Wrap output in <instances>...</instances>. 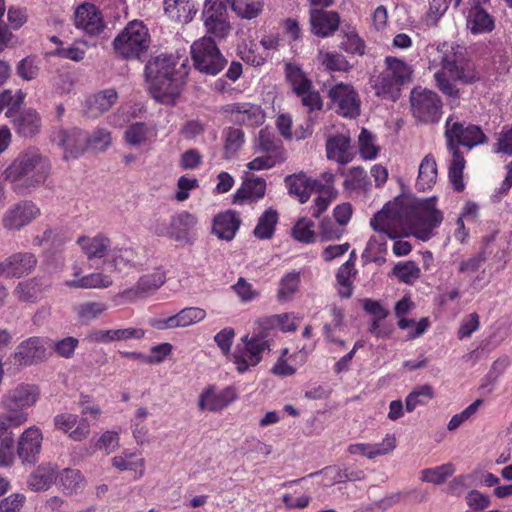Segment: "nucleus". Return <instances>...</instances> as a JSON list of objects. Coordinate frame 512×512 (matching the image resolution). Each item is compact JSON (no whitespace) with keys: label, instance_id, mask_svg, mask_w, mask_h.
I'll return each mask as SVG.
<instances>
[{"label":"nucleus","instance_id":"obj_1","mask_svg":"<svg viewBox=\"0 0 512 512\" xmlns=\"http://www.w3.org/2000/svg\"><path fill=\"white\" fill-rule=\"evenodd\" d=\"M443 221L434 198L404 199L386 204L370 220L373 230L396 239L401 233L413 235L422 241L434 236V230Z\"/></svg>","mask_w":512,"mask_h":512},{"label":"nucleus","instance_id":"obj_2","mask_svg":"<svg viewBox=\"0 0 512 512\" xmlns=\"http://www.w3.org/2000/svg\"><path fill=\"white\" fill-rule=\"evenodd\" d=\"M429 70H434L438 89L450 97L458 96L454 81L472 84L480 79L475 64L464 58L463 48L448 42L429 44L425 50Z\"/></svg>","mask_w":512,"mask_h":512},{"label":"nucleus","instance_id":"obj_3","mask_svg":"<svg viewBox=\"0 0 512 512\" xmlns=\"http://www.w3.org/2000/svg\"><path fill=\"white\" fill-rule=\"evenodd\" d=\"M51 163L38 148L21 151L4 170V177L18 194L30 193L42 186L51 173Z\"/></svg>","mask_w":512,"mask_h":512},{"label":"nucleus","instance_id":"obj_4","mask_svg":"<svg viewBox=\"0 0 512 512\" xmlns=\"http://www.w3.org/2000/svg\"><path fill=\"white\" fill-rule=\"evenodd\" d=\"M145 75L153 97L160 103L173 104L180 95L186 75L185 63L174 55L161 54L148 61Z\"/></svg>","mask_w":512,"mask_h":512},{"label":"nucleus","instance_id":"obj_5","mask_svg":"<svg viewBox=\"0 0 512 512\" xmlns=\"http://www.w3.org/2000/svg\"><path fill=\"white\" fill-rule=\"evenodd\" d=\"M412 69L403 60L388 56L385 58V69L373 80L375 95L395 102L401 95V88L411 80Z\"/></svg>","mask_w":512,"mask_h":512},{"label":"nucleus","instance_id":"obj_6","mask_svg":"<svg viewBox=\"0 0 512 512\" xmlns=\"http://www.w3.org/2000/svg\"><path fill=\"white\" fill-rule=\"evenodd\" d=\"M40 397L38 386L20 383L8 390L1 399L2 407L6 410L7 420L11 425L21 426L28 421L26 410L34 406Z\"/></svg>","mask_w":512,"mask_h":512},{"label":"nucleus","instance_id":"obj_7","mask_svg":"<svg viewBox=\"0 0 512 512\" xmlns=\"http://www.w3.org/2000/svg\"><path fill=\"white\" fill-rule=\"evenodd\" d=\"M149 44L148 28L138 20L129 22L113 40L115 53L123 59H140Z\"/></svg>","mask_w":512,"mask_h":512},{"label":"nucleus","instance_id":"obj_8","mask_svg":"<svg viewBox=\"0 0 512 512\" xmlns=\"http://www.w3.org/2000/svg\"><path fill=\"white\" fill-rule=\"evenodd\" d=\"M190 49L193 65L202 73L217 75L227 65V59L211 37L203 36L197 39Z\"/></svg>","mask_w":512,"mask_h":512},{"label":"nucleus","instance_id":"obj_9","mask_svg":"<svg viewBox=\"0 0 512 512\" xmlns=\"http://www.w3.org/2000/svg\"><path fill=\"white\" fill-rule=\"evenodd\" d=\"M411 111L414 118L423 123H437L442 116L443 103L438 94L421 87L410 93Z\"/></svg>","mask_w":512,"mask_h":512},{"label":"nucleus","instance_id":"obj_10","mask_svg":"<svg viewBox=\"0 0 512 512\" xmlns=\"http://www.w3.org/2000/svg\"><path fill=\"white\" fill-rule=\"evenodd\" d=\"M243 346H238L233 358L236 369L240 373H245L250 367L260 363L263 354L270 350V344L267 335L263 332L249 337L242 338Z\"/></svg>","mask_w":512,"mask_h":512},{"label":"nucleus","instance_id":"obj_11","mask_svg":"<svg viewBox=\"0 0 512 512\" xmlns=\"http://www.w3.org/2000/svg\"><path fill=\"white\" fill-rule=\"evenodd\" d=\"M445 137L449 151H459V145L471 149L485 142L486 136L479 126L455 121L448 117L445 123Z\"/></svg>","mask_w":512,"mask_h":512},{"label":"nucleus","instance_id":"obj_12","mask_svg":"<svg viewBox=\"0 0 512 512\" xmlns=\"http://www.w3.org/2000/svg\"><path fill=\"white\" fill-rule=\"evenodd\" d=\"M327 96L331 107L342 117L354 119L360 115L361 100L350 83L337 82L331 85Z\"/></svg>","mask_w":512,"mask_h":512},{"label":"nucleus","instance_id":"obj_13","mask_svg":"<svg viewBox=\"0 0 512 512\" xmlns=\"http://www.w3.org/2000/svg\"><path fill=\"white\" fill-rule=\"evenodd\" d=\"M486 262V255L483 251L461 259L457 264V273L463 278L462 283L467 280L464 291L470 295H475L488 285L489 279L485 277V270L480 268Z\"/></svg>","mask_w":512,"mask_h":512},{"label":"nucleus","instance_id":"obj_14","mask_svg":"<svg viewBox=\"0 0 512 512\" xmlns=\"http://www.w3.org/2000/svg\"><path fill=\"white\" fill-rule=\"evenodd\" d=\"M220 111L229 122L247 127L260 126L265 119L262 108L250 102L229 103L222 106Z\"/></svg>","mask_w":512,"mask_h":512},{"label":"nucleus","instance_id":"obj_15","mask_svg":"<svg viewBox=\"0 0 512 512\" xmlns=\"http://www.w3.org/2000/svg\"><path fill=\"white\" fill-rule=\"evenodd\" d=\"M43 434L39 427L26 428L18 438L16 452L23 464H35L42 449Z\"/></svg>","mask_w":512,"mask_h":512},{"label":"nucleus","instance_id":"obj_16","mask_svg":"<svg viewBox=\"0 0 512 512\" xmlns=\"http://www.w3.org/2000/svg\"><path fill=\"white\" fill-rule=\"evenodd\" d=\"M40 215L39 207L32 201H20L4 214L2 222L8 230H20Z\"/></svg>","mask_w":512,"mask_h":512},{"label":"nucleus","instance_id":"obj_17","mask_svg":"<svg viewBox=\"0 0 512 512\" xmlns=\"http://www.w3.org/2000/svg\"><path fill=\"white\" fill-rule=\"evenodd\" d=\"M11 357L18 366L27 367L45 359L46 348L40 337H30L17 345Z\"/></svg>","mask_w":512,"mask_h":512},{"label":"nucleus","instance_id":"obj_18","mask_svg":"<svg viewBox=\"0 0 512 512\" xmlns=\"http://www.w3.org/2000/svg\"><path fill=\"white\" fill-rule=\"evenodd\" d=\"M76 28L90 35H99L105 28L101 11L92 3L80 4L74 12Z\"/></svg>","mask_w":512,"mask_h":512},{"label":"nucleus","instance_id":"obj_19","mask_svg":"<svg viewBox=\"0 0 512 512\" xmlns=\"http://www.w3.org/2000/svg\"><path fill=\"white\" fill-rule=\"evenodd\" d=\"M37 259L29 252H18L7 257L0 263V276L5 278H21L30 274L36 267Z\"/></svg>","mask_w":512,"mask_h":512},{"label":"nucleus","instance_id":"obj_20","mask_svg":"<svg viewBox=\"0 0 512 512\" xmlns=\"http://www.w3.org/2000/svg\"><path fill=\"white\" fill-rule=\"evenodd\" d=\"M118 92L106 88L89 95L83 104V113L88 118L96 119L108 112L118 101Z\"/></svg>","mask_w":512,"mask_h":512},{"label":"nucleus","instance_id":"obj_21","mask_svg":"<svg viewBox=\"0 0 512 512\" xmlns=\"http://www.w3.org/2000/svg\"><path fill=\"white\" fill-rule=\"evenodd\" d=\"M57 430L66 434L73 441H83L90 434V424L85 418L79 419L76 414L60 413L53 419Z\"/></svg>","mask_w":512,"mask_h":512},{"label":"nucleus","instance_id":"obj_22","mask_svg":"<svg viewBox=\"0 0 512 512\" xmlns=\"http://www.w3.org/2000/svg\"><path fill=\"white\" fill-rule=\"evenodd\" d=\"M87 134L78 128L60 130L53 137V142L64 150V159L78 158L86 149Z\"/></svg>","mask_w":512,"mask_h":512},{"label":"nucleus","instance_id":"obj_23","mask_svg":"<svg viewBox=\"0 0 512 512\" xmlns=\"http://www.w3.org/2000/svg\"><path fill=\"white\" fill-rule=\"evenodd\" d=\"M236 398L235 390L232 387H226L220 391H215L210 386L202 391L198 399V407L201 411H220L227 407Z\"/></svg>","mask_w":512,"mask_h":512},{"label":"nucleus","instance_id":"obj_24","mask_svg":"<svg viewBox=\"0 0 512 512\" xmlns=\"http://www.w3.org/2000/svg\"><path fill=\"white\" fill-rule=\"evenodd\" d=\"M312 32L320 37H328L337 31L340 17L335 11L312 9L310 12Z\"/></svg>","mask_w":512,"mask_h":512},{"label":"nucleus","instance_id":"obj_25","mask_svg":"<svg viewBox=\"0 0 512 512\" xmlns=\"http://www.w3.org/2000/svg\"><path fill=\"white\" fill-rule=\"evenodd\" d=\"M145 331L141 328L98 329L91 331L88 338L96 343H111L114 341H126L130 339H142Z\"/></svg>","mask_w":512,"mask_h":512},{"label":"nucleus","instance_id":"obj_26","mask_svg":"<svg viewBox=\"0 0 512 512\" xmlns=\"http://www.w3.org/2000/svg\"><path fill=\"white\" fill-rule=\"evenodd\" d=\"M77 244L89 260L108 257L111 249V240L102 233L93 237L81 236L77 239Z\"/></svg>","mask_w":512,"mask_h":512},{"label":"nucleus","instance_id":"obj_27","mask_svg":"<svg viewBox=\"0 0 512 512\" xmlns=\"http://www.w3.org/2000/svg\"><path fill=\"white\" fill-rule=\"evenodd\" d=\"M240 224L241 219L238 213L227 210L214 217L212 231L218 238L230 241L234 238Z\"/></svg>","mask_w":512,"mask_h":512},{"label":"nucleus","instance_id":"obj_28","mask_svg":"<svg viewBox=\"0 0 512 512\" xmlns=\"http://www.w3.org/2000/svg\"><path fill=\"white\" fill-rule=\"evenodd\" d=\"M284 183L289 195L297 198L300 203H306L315 191L314 179L303 172L287 175Z\"/></svg>","mask_w":512,"mask_h":512},{"label":"nucleus","instance_id":"obj_29","mask_svg":"<svg viewBox=\"0 0 512 512\" xmlns=\"http://www.w3.org/2000/svg\"><path fill=\"white\" fill-rule=\"evenodd\" d=\"M466 26L474 34L489 33L495 28L494 18L482 6H471L466 12Z\"/></svg>","mask_w":512,"mask_h":512},{"label":"nucleus","instance_id":"obj_30","mask_svg":"<svg viewBox=\"0 0 512 512\" xmlns=\"http://www.w3.org/2000/svg\"><path fill=\"white\" fill-rule=\"evenodd\" d=\"M47 287L43 278L33 277L18 282L13 293L20 302L36 303L41 299Z\"/></svg>","mask_w":512,"mask_h":512},{"label":"nucleus","instance_id":"obj_31","mask_svg":"<svg viewBox=\"0 0 512 512\" xmlns=\"http://www.w3.org/2000/svg\"><path fill=\"white\" fill-rule=\"evenodd\" d=\"M11 425L4 414L0 416V466H10L14 462V434Z\"/></svg>","mask_w":512,"mask_h":512},{"label":"nucleus","instance_id":"obj_32","mask_svg":"<svg viewBox=\"0 0 512 512\" xmlns=\"http://www.w3.org/2000/svg\"><path fill=\"white\" fill-rule=\"evenodd\" d=\"M165 281L166 276L164 272L157 270L142 276L134 287L123 292V296L128 298L144 296L160 288Z\"/></svg>","mask_w":512,"mask_h":512},{"label":"nucleus","instance_id":"obj_33","mask_svg":"<svg viewBox=\"0 0 512 512\" xmlns=\"http://www.w3.org/2000/svg\"><path fill=\"white\" fill-rule=\"evenodd\" d=\"M326 153L328 159L347 164L352 160L350 138L343 134L329 137L326 142Z\"/></svg>","mask_w":512,"mask_h":512},{"label":"nucleus","instance_id":"obj_34","mask_svg":"<svg viewBox=\"0 0 512 512\" xmlns=\"http://www.w3.org/2000/svg\"><path fill=\"white\" fill-rule=\"evenodd\" d=\"M112 466L120 471H133L140 478L144 474L145 460L140 453L124 449L111 459Z\"/></svg>","mask_w":512,"mask_h":512},{"label":"nucleus","instance_id":"obj_35","mask_svg":"<svg viewBox=\"0 0 512 512\" xmlns=\"http://www.w3.org/2000/svg\"><path fill=\"white\" fill-rule=\"evenodd\" d=\"M16 132L23 137H33L41 127V118L33 109H27L12 118Z\"/></svg>","mask_w":512,"mask_h":512},{"label":"nucleus","instance_id":"obj_36","mask_svg":"<svg viewBox=\"0 0 512 512\" xmlns=\"http://www.w3.org/2000/svg\"><path fill=\"white\" fill-rule=\"evenodd\" d=\"M328 312L331 321L323 325V336L327 342L333 343L341 349L345 348V341L335 336L336 330H340L344 326V310L332 304L328 307Z\"/></svg>","mask_w":512,"mask_h":512},{"label":"nucleus","instance_id":"obj_37","mask_svg":"<svg viewBox=\"0 0 512 512\" xmlns=\"http://www.w3.org/2000/svg\"><path fill=\"white\" fill-rule=\"evenodd\" d=\"M266 192V181L256 177L243 181L240 188L234 194V203H242L245 200L257 201L262 199Z\"/></svg>","mask_w":512,"mask_h":512},{"label":"nucleus","instance_id":"obj_38","mask_svg":"<svg viewBox=\"0 0 512 512\" xmlns=\"http://www.w3.org/2000/svg\"><path fill=\"white\" fill-rule=\"evenodd\" d=\"M57 478L56 467L51 463L39 465L28 478V486L33 491H44L55 482Z\"/></svg>","mask_w":512,"mask_h":512},{"label":"nucleus","instance_id":"obj_39","mask_svg":"<svg viewBox=\"0 0 512 512\" xmlns=\"http://www.w3.org/2000/svg\"><path fill=\"white\" fill-rule=\"evenodd\" d=\"M171 238L176 241L188 239L189 232L197 225V217L187 211L175 214L171 218Z\"/></svg>","mask_w":512,"mask_h":512},{"label":"nucleus","instance_id":"obj_40","mask_svg":"<svg viewBox=\"0 0 512 512\" xmlns=\"http://www.w3.org/2000/svg\"><path fill=\"white\" fill-rule=\"evenodd\" d=\"M113 281L110 276L95 272L85 275L79 279L66 280L64 285L75 289H103L112 285Z\"/></svg>","mask_w":512,"mask_h":512},{"label":"nucleus","instance_id":"obj_41","mask_svg":"<svg viewBox=\"0 0 512 512\" xmlns=\"http://www.w3.org/2000/svg\"><path fill=\"white\" fill-rule=\"evenodd\" d=\"M279 221V214L273 208L266 209L258 218L253 230L254 236L259 240L271 239L275 233Z\"/></svg>","mask_w":512,"mask_h":512},{"label":"nucleus","instance_id":"obj_42","mask_svg":"<svg viewBox=\"0 0 512 512\" xmlns=\"http://www.w3.org/2000/svg\"><path fill=\"white\" fill-rule=\"evenodd\" d=\"M437 179V164L435 158L428 154L426 155L420 165L419 173L416 181V187L419 191L430 189Z\"/></svg>","mask_w":512,"mask_h":512},{"label":"nucleus","instance_id":"obj_43","mask_svg":"<svg viewBox=\"0 0 512 512\" xmlns=\"http://www.w3.org/2000/svg\"><path fill=\"white\" fill-rule=\"evenodd\" d=\"M285 73L286 79L290 83L292 90L296 95L313 87L312 81L305 75L298 65L294 63L286 64Z\"/></svg>","mask_w":512,"mask_h":512},{"label":"nucleus","instance_id":"obj_44","mask_svg":"<svg viewBox=\"0 0 512 512\" xmlns=\"http://www.w3.org/2000/svg\"><path fill=\"white\" fill-rule=\"evenodd\" d=\"M108 257V261L117 271H122L126 268L134 267L136 264V252L132 248H111Z\"/></svg>","mask_w":512,"mask_h":512},{"label":"nucleus","instance_id":"obj_45","mask_svg":"<svg viewBox=\"0 0 512 512\" xmlns=\"http://www.w3.org/2000/svg\"><path fill=\"white\" fill-rule=\"evenodd\" d=\"M224 138V156L227 159L232 158L241 149L245 142L244 132L235 127H228L223 131Z\"/></svg>","mask_w":512,"mask_h":512},{"label":"nucleus","instance_id":"obj_46","mask_svg":"<svg viewBox=\"0 0 512 512\" xmlns=\"http://www.w3.org/2000/svg\"><path fill=\"white\" fill-rule=\"evenodd\" d=\"M455 472V466L452 463H445L434 468H427L420 472V480L435 485L443 484L448 477Z\"/></svg>","mask_w":512,"mask_h":512},{"label":"nucleus","instance_id":"obj_47","mask_svg":"<svg viewBox=\"0 0 512 512\" xmlns=\"http://www.w3.org/2000/svg\"><path fill=\"white\" fill-rule=\"evenodd\" d=\"M297 96L301 99L302 105L307 109L308 121L313 123L318 113L323 109V100L319 92L312 87Z\"/></svg>","mask_w":512,"mask_h":512},{"label":"nucleus","instance_id":"obj_48","mask_svg":"<svg viewBox=\"0 0 512 512\" xmlns=\"http://www.w3.org/2000/svg\"><path fill=\"white\" fill-rule=\"evenodd\" d=\"M452 160L449 166V180L454 190L460 192L464 189L463 170L465 167V159L460 151H449Z\"/></svg>","mask_w":512,"mask_h":512},{"label":"nucleus","instance_id":"obj_49","mask_svg":"<svg viewBox=\"0 0 512 512\" xmlns=\"http://www.w3.org/2000/svg\"><path fill=\"white\" fill-rule=\"evenodd\" d=\"M434 397L432 386L425 384L416 387L405 398V410L413 412L418 406L425 405Z\"/></svg>","mask_w":512,"mask_h":512},{"label":"nucleus","instance_id":"obj_50","mask_svg":"<svg viewBox=\"0 0 512 512\" xmlns=\"http://www.w3.org/2000/svg\"><path fill=\"white\" fill-rule=\"evenodd\" d=\"M230 0H206L202 11L203 22H216L227 19Z\"/></svg>","mask_w":512,"mask_h":512},{"label":"nucleus","instance_id":"obj_51","mask_svg":"<svg viewBox=\"0 0 512 512\" xmlns=\"http://www.w3.org/2000/svg\"><path fill=\"white\" fill-rule=\"evenodd\" d=\"M151 136L152 130L143 122L131 124L124 132V139L131 146L146 144Z\"/></svg>","mask_w":512,"mask_h":512},{"label":"nucleus","instance_id":"obj_52","mask_svg":"<svg viewBox=\"0 0 512 512\" xmlns=\"http://www.w3.org/2000/svg\"><path fill=\"white\" fill-rule=\"evenodd\" d=\"M314 222L307 218H300L293 226L291 235L301 243L310 244L316 241V232L314 230Z\"/></svg>","mask_w":512,"mask_h":512},{"label":"nucleus","instance_id":"obj_53","mask_svg":"<svg viewBox=\"0 0 512 512\" xmlns=\"http://www.w3.org/2000/svg\"><path fill=\"white\" fill-rule=\"evenodd\" d=\"M229 6L237 16L248 20L256 18L263 10V3L260 1L230 0Z\"/></svg>","mask_w":512,"mask_h":512},{"label":"nucleus","instance_id":"obj_54","mask_svg":"<svg viewBox=\"0 0 512 512\" xmlns=\"http://www.w3.org/2000/svg\"><path fill=\"white\" fill-rule=\"evenodd\" d=\"M263 329L278 327L283 332H292L297 329V323L290 314H278L259 319Z\"/></svg>","mask_w":512,"mask_h":512},{"label":"nucleus","instance_id":"obj_55","mask_svg":"<svg viewBox=\"0 0 512 512\" xmlns=\"http://www.w3.org/2000/svg\"><path fill=\"white\" fill-rule=\"evenodd\" d=\"M393 274L399 281L412 284L420 277V268L414 261L400 262L395 265Z\"/></svg>","mask_w":512,"mask_h":512},{"label":"nucleus","instance_id":"obj_56","mask_svg":"<svg viewBox=\"0 0 512 512\" xmlns=\"http://www.w3.org/2000/svg\"><path fill=\"white\" fill-rule=\"evenodd\" d=\"M174 316L177 328L188 327L204 320L206 317V311L200 307H187Z\"/></svg>","mask_w":512,"mask_h":512},{"label":"nucleus","instance_id":"obj_57","mask_svg":"<svg viewBox=\"0 0 512 512\" xmlns=\"http://www.w3.org/2000/svg\"><path fill=\"white\" fill-rule=\"evenodd\" d=\"M359 151L365 160H373L379 153V147L375 143V138L371 132L363 128L358 137Z\"/></svg>","mask_w":512,"mask_h":512},{"label":"nucleus","instance_id":"obj_58","mask_svg":"<svg viewBox=\"0 0 512 512\" xmlns=\"http://www.w3.org/2000/svg\"><path fill=\"white\" fill-rule=\"evenodd\" d=\"M59 482L67 493H74L81 488L83 476L77 469L66 468L59 475Z\"/></svg>","mask_w":512,"mask_h":512},{"label":"nucleus","instance_id":"obj_59","mask_svg":"<svg viewBox=\"0 0 512 512\" xmlns=\"http://www.w3.org/2000/svg\"><path fill=\"white\" fill-rule=\"evenodd\" d=\"M107 310V305L102 302H85L75 308L77 316L83 322L94 320Z\"/></svg>","mask_w":512,"mask_h":512},{"label":"nucleus","instance_id":"obj_60","mask_svg":"<svg viewBox=\"0 0 512 512\" xmlns=\"http://www.w3.org/2000/svg\"><path fill=\"white\" fill-rule=\"evenodd\" d=\"M318 196L315 198L313 205L310 207L312 217L319 218L325 212L330 204L336 200L338 191H315Z\"/></svg>","mask_w":512,"mask_h":512},{"label":"nucleus","instance_id":"obj_61","mask_svg":"<svg viewBox=\"0 0 512 512\" xmlns=\"http://www.w3.org/2000/svg\"><path fill=\"white\" fill-rule=\"evenodd\" d=\"M300 283V274L298 272H290L286 274L280 282L278 290V298L281 301L289 300L298 290Z\"/></svg>","mask_w":512,"mask_h":512},{"label":"nucleus","instance_id":"obj_62","mask_svg":"<svg viewBox=\"0 0 512 512\" xmlns=\"http://www.w3.org/2000/svg\"><path fill=\"white\" fill-rule=\"evenodd\" d=\"M205 27L206 35L213 38L216 41H223L231 33V24L228 19L216 21V22H203Z\"/></svg>","mask_w":512,"mask_h":512},{"label":"nucleus","instance_id":"obj_63","mask_svg":"<svg viewBox=\"0 0 512 512\" xmlns=\"http://www.w3.org/2000/svg\"><path fill=\"white\" fill-rule=\"evenodd\" d=\"M111 134L104 128H97L93 133L88 136L86 140V147H90L94 150L104 151L111 144Z\"/></svg>","mask_w":512,"mask_h":512},{"label":"nucleus","instance_id":"obj_64","mask_svg":"<svg viewBox=\"0 0 512 512\" xmlns=\"http://www.w3.org/2000/svg\"><path fill=\"white\" fill-rule=\"evenodd\" d=\"M319 60L330 71H346L349 66L345 57L338 53L320 52Z\"/></svg>","mask_w":512,"mask_h":512}]
</instances>
